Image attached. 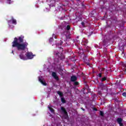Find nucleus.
Instances as JSON below:
<instances>
[{
  "instance_id": "5",
  "label": "nucleus",
  "mask_w": 126,
  "mask_h": 126,
  "mask_svg": "<svg viewBox=\"0 0 126 126\" xmlns=\"http://www.w3.org/2000/svg\"><path fill=\"white\" fill-rule=\"evenodd\" d=\"M63 34L66 38V39H64V41H65L66 39H70V37L69 36L70 35V32H69V31H65L64 32H63Z\"/></svg>"
},
{
  "instance_id": "26",
  "label": "nucleus",
  "mask_w": 126,
  "mask_h": 126,
  "mask_svg": "<svg viewBox=\"0 0 126 126\" xmlns=\"http://www.w3.org/2000/svg\"><path fill=\"white\" fill-rule=\"evenodd\" d=\"M54 61H55V63H60V62L59 61V59H58L57 60H56V59H55Z\"/></svg>"
},
{
  "instance_id": "19",
  "label": "nucleus",
  "mask_w": 126,
  "mask_h": 126,
  "mask_svg": "<svg viewBox=\"0 0 126 126\" xmlns=\"http://www.w3.org/2000/svg\"><path fill=\"white\" fill-rule=\"evenodd\" d=\"M61 102H62V103H65V99H64V98H61Z\"/></svg>"
},
{
  "instance_id": "13",
  "label": "nucleus",
  "mask_w": 126,
  "mask_h": 126,
  "mask_svg": "<svg viewBox=\"0 0 126 126\" xmlns=\"http://www.w3.org/2000/svg\"><path fill=\"white\" fill-rule=\"evenodd\" d=\"M11 20H12V24H14L15 25H16L17 22H16V20L13 18V17H11Z\"/></svg>"
},
{
  "instance_id": "1",
  "label": "nucleus",
  "mask_w": 126,
  "mask_h": 126,
  "mask_svg": "<svg viewBox=\"0 0 126 126\" xmlns=\"http://www.w3.org/2000/svg\"><path fill=\"white\" fill-rule=\"evenodd\" d=\"M24 36L21 35L17 37L14 38V41L12 42V48H17L18 51H25L27 46H28V43L24 42Z\"/></svg>"
},
{
  "instance_id": "22",
  "label": "nucleus",
  "mask_w": 126,
  "mask_h": 126,
  "mask_svg": "<svg viewBox=\"0 0 126 126\" xmlns=\"http://www.w3.org/2000/svg\"><path fill=\"white\" fill-rule=\"evenodd\" d=\"M63 70L62 69H59L60 74H63Z\"/></svg>"
},
{
  "instance_id": "18",
  "label": "nucleus",
  "mask_w": 126,
  "mask_h": 126,
  "mask_svg": "<svg viewBox=\"0 0 126 126\" xmlns=\"http://www.w3.org/2000/svg\"><path fill=\"white\" fill-rule=\"evenodd\" d=\"M74 85L75 86H77L78 85H79V83L78 82H76V81H75V82L74 83Z\"/></svg>"
},
{
  "instance_id": "16",
  "label": "nucleus",
  "mask_w": 126,
  "mask_h": 126,
  "mask_svg": "<svg viewBox=\"0 0 126 126\" xmlns=\"http://www.w3.org/2000/svg\"><path fill=\"white\" fill-rule=\"evenodd\" d=\"M70 30V26L67 25L65 28V30H67V31H69Z\"/></svg>"
},
{
  "instance_id": "4",
  "label": "nucleus",
  "mask_w": 126,
  "mask_h": 126,
  "mask_svg": "<svg viewBox=\"0 0 126 126\" xmlns=\"http://www.w3.org/2000/svg\"><path fill=\"white\" fill-rule=\"evenodd\" d=\"M61 110L62 111L63 113L64 114V118L66 119V120H68V114H67V111H66V110H65V108L64 107H61Z\"/></svg>"
},
{
  "instance_id": "31",
  "label": "nucleus",
  "mask_w": 126,
  "mask_h": 126,
  "mask_svg": "<svg viewBox=\"0 0 126 126\" xmlns=\"http://www.w3.org/2000/svg\"><path fill=\"white\" fill-rule=\"evenodd\" d=\"M101 70L102 71H104V70H105V68H102Z\"/></svg>"
},
{
  "instance_id": "27",
  "label": "nucleus",
  "mask_w": 126,
  "mask_h": 126,
  "mask_svg": "<svg viewBox=\"0 0 126 126\" xmlns=\"http://www.w3.org/2000/svg\"><path fill=\"white\" fill-rule=\"evenodd\" d=\"M123 96H124V97H126V93L124 92L122 94Z\"/></svg>"
},
{
  "instance_id": "14",
  "label": "nucleus",
  "mask_w": 126,
  "mask_h": 126,
  "mask_svg": "<svg viewBox=\"0 0 126 126\" xmlns=\"http://www.w3.org/2000/svg\"><path fill=\"white\" fill-rule=\"evenodd\" d=\"M57 94L59 95L60 97H63V94L61 91L57 92Z\"/></svg>"
},
{
  "instance_id": "3",
  "label": "nucleus",
  "mask_w": 126,
  "mask_h": 126,
  "mask_svg": "<svg viewBox=\"0 0 126 126\" xmlns=\"http://www.w3.org/2000/svg\"><path fill=\"white\" fill-rule=\"evenodd\" d=\"M54 55H56V57H58V59L61 60V61L65 59V57L62 53H54Z\"/></svg>"
},
{
  "instance_id": "17",
  "label": "nucleus",
  "mask_w": 126,
  "mask_h": 126,
  "mask_svg": "<svg viewBox=\"0 0 126 126\" xmlns=\"http://www.w3.org/2000/svg\"><path fill=\"white\" fill-rule=\"evenodd\" d=\"M81 25L83 27H86V22H82Z\"/></svg>"
},
{
  "instance_id": "23",
  "label": "nucleus",
  "mask_w": 126,
  "mask_h": 126,
  "mask_svg": "<svg viewBox=\"0 0 126 126\" xmlns=\"http://www.w3.org/2000/svg\"><path fill=\"white\" fill-rule=\"evenodd\" d=\"M123 69L125 72H126V66H123Z\"/></svg>"
},
{
  "instance_id": "9",
  "label": "nucleus",
  "mask_w": 126,
  "mask_h": 126,
  "mask_svg": "<svg viewBox=\"0 0 126 126\" xmlns=\"http://www.w3.org/2000/svg\"><path fill=\"white\" fill-rule=\"evenodd\" d=\"M38 81H39V82H40V83H41V84L44 85V86H46V85H47V83H46V82L42 80V79H41V77H38Z\"/></svg>"
},
{
  "instance_id": "15",
  "label": "nucleus",
  "mask_w": 126,
  "mask_h": 126,
  "mask_svg": "<svg viewBox=\"0 0 126 126\" xmlns=\"http://www.w3.org/2000/svg\"><path fill=\"white\" fill-rule=\"evenodd\" d=\"M48 108L49 110H50V111H51V113H54L55 112V110H54V109H53V108H52L50 106H48Z\"/></svg>"
},
{
  "instance_id": "21",
  "label": "nucleus",
  "mask_w": 126,
  "mask_h": 126,
  "mask_svg": "<svg viewBox=\"0 0 126 126\" xmlns=\"http://www.w3.org/2000/svg\"><path fill=\"white\" fill-rule=\"evenodd\" d=\"M107 80V77H104L101 79V81H106Z\"/></svg>"
},
{
  "instance_id": "29",
  "label": "nucleus",
  "mask_w": 126,
  "mask_h": 126,
  "mask_svg": "<svg viewBox=\"0 0 126 126\" xmlns=\"http://www.w3.org/2000/svg\"><path fill=\"white\" fill-rule=\"evenodd\" d=\"M93 110L94 111H98V110L97 109V108H95V107H94V108L93 109Z\"/></svg>"
},
{
  "instance_id": "20",
  "label": "nucleus",
  "mask_w": 126,
  "mask_h": 126,
  "mask_svg": "<svg viewBox=\"0 0 126 126\" xmlns=\"http://www.w3.org/2000/svg\"><path fill=\"white\" fill-rule=\"evenodd\" d=\"M100 116L104 117V112L102 111H100Z\"/></svg>"
},
{
  "instance_id": "32",
  "label": "nucleus",
  "mask_w": 126,
  "mask_h": 126,
  "mask_svg": "<svg viewBox=\"0 0 126 126\" xmlns=\"http://www.w3.org/2000/svg\"><path fill=\"white\" fill-rule=\"evenodd\" d=\"M8 22L9 23H10V22H11V20H9V21H8Z\"/></svg>"
},
{
  "instance_id": "10",
  "label": "nucleus",
  "mask_w": 126,
  "mask_h": 126,
  "mask_svg": "<svg viewBox=\"0 0 126 126\" xmlns=\"http://www.w3.org/2000/svg\"><path fill=\"white\" fill-rule=\"evenodd\" d=\"M63 41H61L60 42V43H57L56 44V46L58 48H59V49H60V50H61V51L63 52V48H62L61 46L63 45Z\"/></svg>"
},
{
  "instance_id": "25",
  "label": "nucleus",
  "mask_w": 126,
  "mask_h": 126,
  "mask_svg": "<svg viewBox=\"0 0 126 126\" xmlns=\"http://www.w3.org/2000/svg\"><path fill=\"white\" fill-rule=\"evenodd\" d=\"M97 76H98V77H99L100 78H101V77H102V73H99L98 74V75H97Z\"/></svg>"
},
{
  "instance_id": "6",
  "label": "nucleus",
  "mask_w": 126,
  "mask_h": 126,
  "mask_svg": "<svg viewBox=\"0 0 126 126\" xmlns=\"http://www.w3.org/2000/svg\"><path fill=\"white\" fill-rule=\"evenodd\" d=\"M26 56L28 60H32L35 57V55H33V53L32 52H27L26 54Z\"/></svg>"
},
{
  "instance_id": "30",
  "label": "nucleus",
  "mask_w": 126,
  "mask_h": 126,
  "mask_svg": "<svg viewBox=\"0 0 126 126\" xmlns=\"http://www.w3.org/2000/svg\"><path fill=\"white\" fill-rule=\"evenodd\" d=\"M81 109L82 110V111H85V109L83 108V107H81Z\"/></svg>"
},
{
  "instance_id": "11",
  "label": "nucleus",
  "mask_w": 126,
  "mask_h": 126,
  "mask_svg": "<svg viewBox=\"0 0 126 126\" xmlns=\"http://www.w3.org/2000/svg\"><path fill=\"white\" fill-rule=\"evenodd\" d=\"M52 76L56 80H59V77L57 75V73H56L55 72H52Z\"/></svg>"
},
{
  "instance_id": "28",
  "label": "nucleus",
  "mask_w": 126,
  "mask_h": 126,
  "mask_svg": "<svg viewBox=\"0 0 126 126\" xmlns=\"http://www.w3.org/2000/svg\"><path fill=\"white\" fill-rule=\"evenodd\" d=\"M78 18L79 19V20H78V21H82V18H81V17H78Z\"/></svg>"
},
{
  "instance_id": "12",
  "label": "nucleus",
  "mask_w": 126,
  "mask_h": 126,
  "mask_svg": "<svg viewBox=\"0 0 126 126\" xmlns=\"http://www.w3.org/2000/svg\"><path fill=\"white\" fill-rule=\"evenodd\" d=\"M20 59L21 60H23L24 61H25L26 60V58L25 56L23 55V53H21L19 55Z\"/></svg>"
},
{
  "instance_id": "8",
  "label": "nucleus",
  "mask_w": 126,
  "mask_h": 126,
  "mask_svg": "<svg viewBox=\"0 0 126 126\" xmlns=\"http://www.w3.org/2000/svg\"><path fill=\"white\" fill-rule=\"evenodd\" d=\"M76 80H77V77H76V76L72 75L71 76L70 81H71V82H75Z\"/></svg>"
},
{
  "instance_id": "7",
  "label": "nucleus",
  "mask_w": 126,
  "mask_h": 126,
  "mask_svg": "<svg viewBox=\"0 0 126 126\" xmlns=\"http://www.w3.org/2000/svg\"><path fill=\"white\" fill-rule=\"evenodd\" d=\"M117 121L120 126H124V124L122 123V122H123V119L121 118H118Z\"/></svg>"
},
{
  "instance_id": "24",
  "label": "nucleus",
  "mask_w": 126,
  "mask_h": 126,
  "mask_svg": "<svg viewBox=\"0 0 126 126\" xmlns=\"http://www.w3.org/2000/svg\"><path fill=\"white\" fill-rule=\"evenodd\" d=\"M53 40H54V39H53V38H52V37L50 38L49 42L52 43V42H53Z\"/></svg>"
},
{
  "instance_id": "2",
  "label": "nucleus",
  "mask_w": 126,
  "mask_h": 126,
  "mask_svg": "<svg viewBox=\"0 0 126 126\" xmlns=\"http://www.w3.org/2000/svg\"><path fill=\"white\" fill-rule=\"evenodd\" d=\"M88 43V41H86V43H84L83 44L84 46H85L84 49L80 48H79V50L84 56L83 58L84 63H85L87 65H90V61L87 59V57L85 55V53H86V52L87 53H89L90 52V50H91V48L87 46Z\"/></svg>"
}]
</instances>
